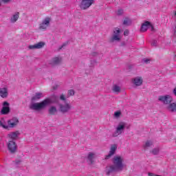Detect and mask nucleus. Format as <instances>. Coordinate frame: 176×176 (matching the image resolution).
I'll list each match as a JSON object with an SVG mask.
<instances>
[{
	"instance_id": "f257e3e1",
	"label": "nucleus",
	"mask_w": 176,
	"mask_h": 176,
	"mask_svg": "<svg viewBox=\"0 0 176 176\" xmlns=\"http://www.w3.org/2000/svg\"><path fill=\"white\" fill-rule=\"evenodd\" d=\"M124 159L123 157L120 155H116L113 158V165H110L106 167L104 173L107 175H111L113 173L116 171H123L126 169V164L123 162Z\"/></svg>"
},
{
	"instance_id": "f03ea898",
	"label": "nucleus",
	"mask_w": 176,
	"mask_h": 176,
	"mask_svg": "<svg viewBox=\"0 0 176 176\" xmlns=\"http://www.w3.org/2000/svg\"><path fill=\"white\" fill-rule=\"evenodd\" d=\"M54 102H57L56 97L48 98L40 102L32 103L30 104V109H33V111H42V109H45L46 107Z\"/></svg>"
},
{
	"instance_id": "7ed1b4c3",
	"label": "nucleus",
	"mask_w": 176,
	"mask_h": 176,
	"mask_svg": "<svg viewBox=\"0 0 176 176\" xmlns=\"http://www.w3.org/2000/svg\"><path fill=\"white\" fill-rule=\"evenodd\" d=\"M129 127L125 122H120L116 127V131L113 133V137H118V135L124 133L125 129H129Z\"/></svg>"
},
{
	"instance_id": "20e7f679",
	"label": "nucleus",
	"mask_w": 176,
	"mask_h": 176,
	"mask_svg": "<svg viewBox=\"0 0 176 176\" xmlns=\"http://www.w3.org/2000/svg\"><path fill=\"white\" fill-rule=\"evenodd\" d=\"M52 23V16H45L41 22L38 25V30L40 31H46Z\"/></svg>"
},
{
	"instance_id": "39448f33",
	"label": "nucleus",
	"mask_w": 176,
	"mask_h": 176,
	"mask_svg": "<svg viewBox=\"0 0 176 176\" xmlns=\"http://www.w3.org/2000/svg\"><path fill=\"white\" fill-rule=\"evenodd\" d=\"M20 123V120H19V118L17 117H13L9 120H7L8 124V130L10 129H14L16 126H19Z\"/></svg>"
},
{
	"instance_id": "423d86ee",
	"label": "nucleus",
	"mask_w": 176,
	"mask_h": 176,
	"mask_svg": "<svg viewBox=\"0 0 176 176\" xmlns=\"http://www.w3.org/2000/svg\"><path fill=\"white\" fill-rule=\"evenodd\" d=\"M158 101H160L162 104H166L167 105L171 103L173 101V97L170 95L160 96L158 97Z\"/></svg>"
},
{
	"instance_id": "0eeeda50",
	"label": "nucleus",
	"mask_w": 176,
	"mask_h": 176,
	"mask_svg": "<svg viewBox=\"0 0 176 176\" xmlns=\"http://www.w3.org/2000/svg\"><path fill=\"white\" fill-rule=\"evenodd\" d=\"M59 109L63 113H67V112H69L72 109V105L68 102H65L59 105Z\"/></svg>"
},
{
	"instance_id": "6e6552de",
	"label": "nucleus",
	"mask_w": 176,
	"mask_h": 176,
	"mask_svg": "<svg viewBox=\"0 0 176 176\" xmlns=\"http://www.w3.org/2000/svg\"><path fill=\"white\" fill-rule=\"evenodd\" d=\"M151 30V31H153V25H152V23H151V22L149 21H145L144 23H143L142 24L141 28H140V31L141 32H145L146 31H148V30Z\"/></svg>"
},
{
	"instance_id": "1a4fd4ad",
	"label": "nucleus",
	"mask_w": 176,
	"mask_h": 176,
	"mask_svg": "<svg viewBox=\"0 0 176 176\" xmlns=\"http://www.w3.org/2000/svg\"><path fill=\"white\" fill-rule=\"evenodd\" d=\"M120 32L122 30L119 28H116L113 30V33L111 38V41L113 42L114 41H119L120 39Z\"/></svg>"
},
{
	"instance_id": "9d476101",
	"label": "nucleus",
	"mask_w": 176,
	"mask_h": 176,
	"mask_svg": "<svg viewBox=\"0 0 176 176\" xmlns=\"http://www.w3.org/2000/svg\"><path fill=\"white\" fill-rule=\"evenodd\" d=\"M92 3H94V0H82L80 8L83 10H86V9H89Z\"/></svg>"
},
{
	"instance_id": "9b49d317",
	"label": "nucleus",
	"mask_w": 176,
	"mask_h": 176,
	"mask_svg": "<svg viewBox=\"0 0 176 176\" xmlns=\"http://www.w3.org/2000/svg\"><path fill=\"white\" fill-rule=\"evenodd\" d=\"M8 149L11 153H14L17 151V144L14 141H8L7 144Z\"/></svg>"
},
{
	"instance_id": "f8f14e48",
	"label": "nucleus",
	"mask_w": 176,
	"mask_h": 176,
	"mask_svg": "<svg viewBox=\"0 0 176 176\" xmlns=\"http://www.w3.org/2000/svg\"><path fill=\"white\" fill-rule=\"evenodd\" d=\"M117 149H118V145L112 144L110 147V151L109 152V154L105 156L106 160L108 159H110L111 156H113Z\"/></svg>"
},
{
	"instance_id": "ddd939ff",
	"label": "nucleus",
	"mask_w": 176,
	"mask_h": 176,
	"mask_svg": "<svg viewBox=\"0 0 176 176\" xmlns=\"http://www.w3.org/2000/svg\"><path fill=\"white\" fill-rule=\"evenodd\" d=\"M9 102H4L3 103V108L1 111V115H8V113L10 112V108L9 107Z\"/></svg>"
},
{
	"instance_id": "4468645a",
	"label": "nucleus",
	"mask_w": 176,
	"mask_h": 176,
	"mask_svg": "<svg viewBox=\"0 0 176 176\" xmlns=\"http://www.w3.org/2000/svg\"><path fill=\"white\" fill-rule=\"evenodd\" d=\"M9 96V89H8V87H4L0 88V97L1 98H7V97Z\"/></svg>"
},
{
	"instance_id": "2eb2a0df",
	"label": "nucleus",
	"mask_w": 176,
	"mask_h": 176,
	"mask_svg": "<svg viewBox=\"0 0 176 176\" xmlns=\"http://www.w3.org/2000/svg\"><path fill=\"white\" fill-rule=\"evenodd\" d=\"M143 82H144V80L141 76H137L132 79V83L133 85H134V86H141Z\"/></svg>"
},
{
	"instance_id": "dca6fc26",
	"label": "nucleus",
	"mask_w": 176,
	"mask_h": 176,
	"mask_svg": "<svg viewBox=\"0 0 176 176\" xmlns=\"http://www.w3.org/2000/svg\"><path fill=\"white\" fill-rule=\"evenodd\" d=\"M19 135H20V132L19 131L10 132L7 137L10 140H17L19 138Z\"/></svg>"
},
{
	"instance_id": "f3484780",
	"label": "nucleus",
	"mask_w": 176,
	"mask_h": 176,
	"mask_svg": "<svg viewBox=\"0 0 176 176\" xmlns=\"http://www.w3.org/2000/svg\"><path fill=\"white\" fill-rule=\"evenodd\" d=\"M87 162L89 164H94V162H95L94 159H96L95 153H93V152L89 153L87 155Z\"/></svg>"
},
{
	"instance_id": "a211bd4d",
	"label": "nucleus",
	"mask_w": 176,
	"mask_h": 176,
	"mask_svg": "<svg viewBox=\"0 0 176 176\" xmlns=\"http://www.w3.org/2000/svg\"><path fill=\"white\" fill-rule=\"evenodd\" d=\"M61 61H63L61 57H55L50 61V65H58V64H61Z\"/></svg>"
},
{
	"instance_id": "6ab92c4d",
	"label": "nucleus",
	"mask_w": 176,
	"mask_h": 176,
	"mask_svg": "<svg viewBox=\"0 0 176 176\" xmlns=\"http://www.w3.org/2000/svg\"><path fill=\"white\" fill-rule=\"evenodd\" d=\"M43 97H45L43 93L37 92L32 97V101H39V100H41V98H43Z\"/></svg>"
},
{
	"instance_id": "aec40b11",
	"label": "nucleus",
	"mask_w": 176,
	"mask_h": 176,
	"mask_svg": "<svg viewBox=\"0 0 176 176\" xmlns=\"http://www.w3.org/2000/svg\"><path fill=\"white\" fill-rule=\"evenodd\" d=\"M19 17H20V12H14V14H12V15L10 19V23H16V21L19 20Z\"/></svg>"
},
{
	"instance_id": "412c9836",
	"label": "nucleus",
	"mask_w": 176,
	"mask_h": 176,
	"mask_svg": "<svg viewBox=\"0 0 176 176\" xmlns=\"http://www.w3.org/2000/svg\"><path fill=\"white\" fill-rule=\"evenodd\" d=\"M45 46V43L43 42H39L37 43L36 44H34L33 45H29V49L30 50H34V49H42Z\"/></svg>"
},
{
	"instance_id": "4be33fe9",
	"label": "nucleus",
	"mask_w": 176,
	"mask_h": 176,
	"mask_svg": "<svg viewBox=\"0 0 176 176\" xmlns=\"http://www.w3.org/2000/svg\"><path fill=\"white\" fill-rule=\"evenodd\" d=\"M166 109H168L169 112H176V103H170L166 107Z\"/></svg>"
},
{
	"instance_id": "5701e85b",
	"label": "nucleus",
	"mask_w": 176,
	"mask_h": 176,
	"mask_svg": "<svg viewBox=\"0 0 176 176\" xmlns=\"http://www.w3.org/2000/svg\"><path fill=\"white\" fill-rule=\"evenodd\" d=\"M0 127L5 129V130H8V121L5 118L0 119Z\"/></svg>"
},
{
	"instance_id": "b1692460",
	"label": "nucleus",
	"mask_w": 176,
	"mask_h": 176,
	"mask_svg": "<svg viewBox=\"0 0 176 176\" xmlns=\"http://www.w3.org/2000/svg\"><path fill=\"white\" fill-rule=\"evenodd\" d=\"M48 111L50 115H56V113H57V107L54 106H51L49 108Z\"/></svg>"
},
{
	"instance_id": "393cba45",
	"label": "nucleus",
	"mask_w": 176,
	"mask_h": 176,
	"mask_svg": "<svg viewBox=\"0 0 176 176\" xmlns=\"http://www.w3.org/2000/svg\"><path fill=\"white\" fill-rule=\"evenodd\" d=\"M112 90L114 93H120V87H119V85H114L113 86Z\"/></svg>"
},
{
	"instance_id": "a878e982",
	"label": "nucleus",
	"mask_w": 176,
	"mask_h": 176,
	"mask_svg": "<svg viewBox=\"0 0 176 176\" xmlns=\"http://www.w3.org/2000/svg\"><path fill=\"white\" fill-rule=\"evenodd\" d=\"M153 145V142L147 140L144 144V148H151Z\"/></svg>"
},
{
	"instance_id": "bb28decb",
	"label": "nucleus",
	"mask_w": 176,
	"mask_h": 176,
	"mask_svg": "<svg viewBox=\"0 0 176 176\" xmlns=\"http://www.w3.org/2000/svg\"><path fill=\"white\" fill-rule=\"evenodd\" d=\"M120 116H122V111H117L113 114V118H115V119H119Z\"/></svg>"
},
{
	"instance_id": "cd10ccee",
	"label": "nucleus",
	"mask_w": 176,
	"mask_h": 176,
	"mask_svg": "<svg viewBox=\"0 0 176 176\" xmlns=\"http://www.w3.org/2000/svg\"><path fill=\"white\" fill-rule=\"evenodd\" d=\"M159 152H160V148H159V147L155 148L151 151L153 155H159Z\"/></svg>"
},
{
	"instance_id": "c85d7f7f",
	"label": "nucleus",
	"mask_w": 176,
	"mask_h": 176,
	"mask_svg": "<svg viewBox=\"0 0 176 176\" xmlns=\"http://www.w3.org/2000/svg\"><path fill=\"white\" fill-rule=\"evenodd\" d=\"M124 25H130V24H131V20L129 18H125L124 20Z\"/></svg>"
},
{
	"instance_id": "c756f323",
	"label": "nucleus",
	"mask_w": 176,
	"mask_h": 176,
	"mask_svg": "<svg viewBox=\"0 0 176 176\" xmlns=\"http://www.w3.org/2000/svg\"><path fill=\"white\" fill-rule=\"evenodd\" d=\"M123 13H124V11L122 9H119L116 12V15L117 16H122L123 14Z\"/></svg>"
},
{
	"instance_id": "7c9ffc66",
	"label": "nucleus",
	"mask_w": 176,
	"mask_h": 176,
	"mask_svg": "<svg viewBox=\"0 0 176 176\" xmlns=\"http://www.w3.org/2000/svg\"><path fill=\"white\" fill-rule=\"evenodd\" d=\"M75 94V91L73 89H69L67 92L68 97H70V96H74Z\"/></svg>"
},
{
	"instance_id": "2f4dec72",
	"label": "nucleus",
	"mask_w": 176,
	"mask_h": 176,
	"mask_svg": "<svg viewBox=\"0 0 176 176\" xmlns=\"http://www.w3.org/2000/svg\"><path fill=\"white\" fill-rule=\"evenodd\" d=\"M10 1L11 0H1V1H3V3H9ZM0 6H1V2H0Z\"/></svg>"
},
{
	"instance_id": "473e14b6",
	"label": "nucleus",
	"mask_w": 176,
	"mask_h": 176,
	"mask_svg": "<svg viewBox=\"0 0 176 176\" xmlns=\"http://www.w3.org/2000/svg\"><path fill=\"white\" fill-rule=\"evenodd\" d=\"M144 63H146V64H148V63H150L151 60L148 58L143 59Z\"/></svg>"
},
{
	"instance_id": "72a5a7b5",
	"label": "nucleus",
	"mask_w": 176,
	"mask_h": 176,
	"mask_svg": "<svg viewBox=\"0 0 176 176\" xmlns=\"http://www.w3.org/2000/svg\"><path fill=\"white\" fill-rule=\"evenodd\" d=\"M60 100H62L63 101H65V96L64 95H60Z\"/></svg>"
},
{
	"instance_id": "f704fd0d",
	"label": "nucleus",
	"mask_w": 176,
	"mask_h": 176,
	"mask_svg": "<svg viewBox=\"0 0 176 176\" xmlns=\"http://www.w3.org/2000/svg\"><path fill=\"white\" fill-rule=\"evenodd\" d=\"M124 35L125 36H127V35H129V30H124Z\"/></svg>"
},
{
	"instance_id": "c9c22d12",
	"label": "nucleus",
	"mask_w": 176,
	"mask_h": 176,
	"mask_svg": "<svg viewBox=\"0 0 176 176\" xmlns=\"http://www.w3.org/2000/svg\"><path fill=\"white\" fill-rule=\"evenodd\" d=\"M173 94L176 96V87L173 89Z\"/></svg>"
},
{
	"instance_id": "e433bc0d",
	"label": "nucleus",
	"mask_w": 176,
	"mask_h": 176,
	"mask_svg": "<svg viewBox=\"0 0 176 176\" xmlns=\"http://www.w3.org/2000/svg\"><path fill=\"white\" fill-rule=\"evenodd\" d=\"M152 45H153V46H155V44H154V43H153Z\"/></svg>"
},
{
	"instance_id": "4c0bfd02",
	"label": "nucleus",
	"mask_w": 176,
	"mask_h": 176,
	"mask_svg": "<svg viewBox=\"0 0 176 176\" xmlns=\"http://www.w3.org/2000/svg\"><path fill=\"white\" fill-rule=\"evenodd\" d=\"M175 57H176V54H175Z\"/></svg>"
}]
</instances>
